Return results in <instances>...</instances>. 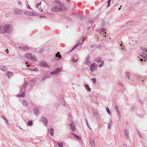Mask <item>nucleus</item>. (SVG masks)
<instances>
[{"mask_svg":"<svg viewBox=\"0 0 147 147\" xmlns=\"http://www.w3.org/2000/svg\"><path fill=\"white\" fill-rule=\"evenodd\" d=\"M64 7L62 5H56L54 7L52 8L51 10L53 12H61L64 9Z\"/></svg>","mask_w":147,"mask_h":147,"instance_id":"obj_2","label":"nucleus"},{"mask_svg":"<svg viewBox=\"0 0 147 147\" xmlns=\"http://www.w3.org/2000/svg\"><path fill=\"white\" fill-rule=\"evenodd\" d=\"M139 136L140 138H141L142 137L141 135L140 134H139Z\"/></svg>","mask_w":147,"mask_h":147,"instance_id":"obj_59","label":"nucleus"},{"mask_svg":"<svg viewBox=\"0 0 147 147\" xmlns=\"http://www.w3.org/2000/svg\"><path fill=\"white\" fill-rule=\"evenodd\" d=\"M69 125L71 130L73 131V132H74L75 131L74 125L72 124H70Z\"/></svg>","mask_w":147,"mask_h":147,"instance_id":"obj_19","label":"nucleus"},{"mask_svg":"<svg viewBox=\"0 0 147 147\" xmlns=\"http://www.w3.org/2000/svg\"><path fill=\"white\" fill-rule=\"evenodd\" d=\"M123 147H127L126 145L125 144H123Z\"/></svg>","mask_w":147,"mask_h":147,"instance_id":"obj_53","label":"nucleus"},{"mask_svg":"<svg viewBox=\"0 0 147 147\" xmlns=\"http://www.w3.org/2000/svg\"><path fill=\"white\" fill-rule=\"evenodd\" d=\"M80 43V42H79L77 44H76V45H75L74 46V47L69 52H71L73 50H74L75 49L76 47H77L79 45Z\"/></svg>","mask_w":147,"mask_h":147,"instance_id":"obj_23","label":"nucleus"},{"mask_svg":"<svg viewBox=\"0 0 147 147\" xmlns=\"http://www.w3.org/2000/svg\"><path fill=\"white\" fill-rule=\"evenodd\" d=\"M18 4L20 5L21 6L22 5V3L21 1H19L18 2Z\"/></svg>","mask_w":147,"mask_h":147,"instance_id":"obj_47","label":"nucleus"},{"mask_svg":"<svg viewBox=\"0 0 147 147\" xmlns=\"http://www.w3.org/2000/svg\"><path fill=\"white\" fill-rule=\"evenodd\" d=\"M91 28V27H88V28H87V29L88 30H89V29L90 28Z\"/></svg>","mask_w":147,"mask_h":147,"instance_id":"obj_58","label":"nucleus"},{"mask_svg":"<svg viewBox=\"0 0 147 147\" xmlns=\"http://www.w3.org/2000/svg\"><path fill=\"white\" fill-rule=\"evenodd\" d=\"M106 110L107 113L109 115L111 114V113L110 110L109 108L108 107H107L106 108Z\"/></svg>","mask_w":147,"mask_h":147,"instance_id":"obj_26","label":"nucleus"},{"mask_svg":"<svg viewBox=\"0 0 147 147\" xmlns=\"http://www.w3.org/2000/svg\"><path fill=\"white\" fill-rule=\"evenodd\" d=\"M2 118L5 120V119H6L5 118L4 116H2Z\"/></svg>","mask_w":147,"mask_h":147,"instance_id":"obj_61","label":"nucleus"},{"mask_svg":"<svg viewBox=\"0 0 147 147\" xmlns=\"http://www.w3.org/2000/svg\"><path fill=\"white\" fill-rule=\"evenodd\" d=\"M8 49H6V50H5V51L6 52V53H9L8 52Z\"/></svg>","mask_w":147,"mask_h":147,"instance_id":"obj_54","label":"nucleus"},{"mask_svg":"<svg viewBox=\"0 0 147 147\" xmlns=\"http://www.w3.org/2000/svg\"><path fill=\"white\" fill-rule=\"evenodd\" d=\"M41 2H39V3H38L36 5V7L37 8H38V5H41Z\"/></svg>","mask_w":147,"mask_h":147,"instance_id":"obj_40","label":"nucleus"},{"mask_svg":"<svg viewBox=\"0 0 147 147\" xmlns=\"http://www.w3.org/2000/svg\"><path fill=\"white\" fill-rule=\"evenodd\" d=\"M6 74L7 75L9 78L13 76V73L11 71H8L7 72Z\"/></svg>","mask_w":147,"mask_h":147,"instance_id":"obj_14","label":"nucleus"},{"mask_svg":"<svg viewBox=\"0 0 147 147\" xmlns=\"http://www.w3.org/2000/svg\"><path fill=\"white\" fill-rule=\"evenodd\" d=\"M57 145L59 147H63V144L62 143H58Z\"/></svg>","mask_w":147,"mask_h":147,"instance_id":"obj_33","label":"nucleus"},{"mask_svg":"<svg viewBox=\"0 0 147 147\" xmlns=\"http://www.w3.org/2000/svg\"><path fill=\"white\" fill-rule=\"evenodd\" d=\"M95 65V64L94 63H92L90 66V68L91 72H93L94 70V68Z\"/></svg>","mask_w":147,"mask_h":147,"instance_id":"obj_18","label":"nucleus"},{"mask_svg":"<svg viewBox=\"0 0 147 147\" xmlns=\"http://www.w3.org/2000/svg\"><path fill=\"white\" fill-rule=\"evenodd\" d=\"M55 2L56 3H60V1H55Z\"/></svg>","mask_w":147,"mask_h":147,"instance_id":"obj_50","label":"nucleus"},{"mask_svg":"<svg viewBox=\"0 0 147 147\" xmlns=\"http://www.w3.org/2000/svg\"><path fill=\"white\" fill-rule=\"evenodd\" d=\"M105 28H102L100 30V33L103 32L105 31Z\"/></svg>","mask_w":147,"mask_h":147,"instance_id":"obj_41","label":"nucleus"},{"mask_svg":"<svg viewBox=\"0 0 147 147\" xmlns=\"http://www.w3.org/2000/svg\"><path fill=\"white\" fill-rule=\"evenodd\" d=\"M40 17V18H45V17L44 16H41Z\"/></svg>","mask_w":147,"mask_h":147,"instance_id":"obj_56","label":"nucleus"},{"mask_svg":"<svg viewBox=\"0 0 147 147\" xmlns=\"http://www.w3.org/2000/svg\"><path fill=\"white\" fill-rule=\"evenodd\" d=\"M25 48H26L25 47H23L22 48V49L23 50H25V49H26Z\"/></svg>","mask_w":147,"mask_h":147,"instance_id":"obj_64","label":"nucleus"},{"mask_svg":"<svg viewBox=\"0 0 147 147\" xmlns=\"http://www.w3.org/2000/svg\"><path fill=\"white\" fill-rule=\"evenodd\" d=\"M0 69L3 71H6L7 70V68L5 66L3 65L0 66Z\"/></svg>","mask_w":147,"mask_h":147,"instance_id":"obj_20","label":"nucleus"},{"mask_svg":"<svg viewBox=\"0 0 147 147\" xmlns=\"http://www.w3.org/2000/svg\"><path fill=\"white\" fill-rule=\"evenodd\" d=\"M140 60L141 61H143V60L142 59H140Z\"/></svg>","mask_w":147,"mask_h":147,"instance_id":"obj_62","label":"nucleus"},{"mask_svg":"<svg viewBox=\"0 0 147 147\" xmlns=\"http://www.w3.org/2000/svg\"><path fill=\"white\" fill-rule=\"evenodd\" d=\"M90 146L91 147H95V143L94 140H92V138H90Z\"/></svg>","mask_w":147,"mask_h":147,"instance_id":"obj_13","label":"nucleus"},{"mask_svg":"<svg viewBox=\"0 0 147 147\" xmlns=\"http://www.w3.org/2000/svg\"><path fill=\"white\" fill-rule=\"evenodd\" d=\"M14 12L15 14L16 15L21 14L23 13L22 10L15 8L14 9Z\"/></svg>","mask_w":147,"mask_h":147,"instance_id":"obj_5","label":"nucleus"},{"mask_svg":"<svg viewBox=\"0 0 147 147\" xmlns=\"http://www.w3.org/2000/svg\"><path fill=\"white\" fill-rule=\"evenodd\" d=\"M31 13V15L32 16H35V14H36V13L34 12H31L30 13Z\"/></svg>","mask_w":147,"mask_h":147,"instance_id":"obj_43","label":"nucleus"},{"mask_svg":"<svg viewBox=\"0 0 147 147\" xmlns=\"http://www.w3.org/2000/svg\"><path fill=\"white\" fill-rule=\"evenodd\" d=\"M85 120H86V124H87V125L88 126V127L90 129H91V128L90 127V125H89V124H88V122H87V119H85Z\"/></svg>","mask_w":147,"mask_h":147,"instance_id":"obj_38","label":"nucleus"},{"mask_svg":"<svg viewBox=\"0 0 147 147\" xmlns=\"http://www.w3.org/2000/svg\"><path fill=\"white\" fill-rule=\"evenodd\" d=\"M111 120L109 122V123L108 124V127L109 129H111Z\"/></svg>","mask_w":147,"mask_h":147,"instance_id":"obj_29","label":"nucleus"},{"mask_svg":"<svg viewBox=\"0 0 147 147\" xmlns=\"http://www.w3.org/2000/svg\"><path fill=\"white\" fill-rule=\"evenodd\" d=\"M22 102L23 105L25 107H27L28 106V103L27 101L25 100H22Z\"/></svg>","mask_w":147,"mask_h":147,"instance_id":"obj_17","label":"nucleus"},{"mask_svg":"<svg viewBox=\"0 0 147 147\" xmlns=\"http://www.w3.org/2000/svg\"><path fill=\"white\" fill-rule=\"evenodd\" d=\"M111 0H109L108 1L107 3H108V5L107 6V7H109L110 5V2H111Z\"/></svg>","mask_w":147,"mask_h":147,"instance_id":"obj_42","label":"nucleus"},{"mask_svg":"<svg viewBox=\"0 0 147 147\" xmlns=\"http://www.w3.org/2000/svg\"><path fill=\"white\" fill-rule=\"evenodd\" d=\"M89 88V85H88L87 84L85 86V88L86 89H87L88 88Z\"/></svg>","mask_w":147,"mask_h":147,"instance_id":"obj_48","label":"nucleus"},{"mask_svg":"<svg viewBox=\"0 0 147 147\" xmlns=\"http://www.w3.org/2000/svg\"><path fill=\"white\" fill-rule=\"evenodd\" d=\"M25 90H24V91L21 94V96L23 97H24L25 96Z\"/></svg>","mask_w":147,"mask_h":147,"instance_id":"obj_30","label":"nucleus"},{"mask_svg":"<svg viewBox=\"0 0 147 147\" xmlns=\"http://www.w3.org/2000/svg\"><path fill=\"white\" fill-rule=\"evenodd\" d=\"M94 47V45H91V46H90V47L91 48H93V47Z\"/></svg>","mask_w":147,"mask_h":147,"instance_id":"obj_55","label":"nucleus"},{"mask_svg":"<svg viewBox=\"0 0 147 147\" xmlns=\"http://www.w3.org/2000/svg\"><path fill=\"white\" fill-rule=\"evenodd\" d=\"M71 61L73 62V63H75V62H76L77 60H78V59H75L74 58H72L71 59Z\"/></svg>","mask_w":147,"mask_h":147,"instance_id":"obj_35","label":"nucleus"},{"mask_svg":"<svg viewBox=\"0 0 147 147\" xmlns=\"http://www.w3.org/2000/svg\"><path fill=\"white\" fill-rule=\"evenodd\" d=\"M49 77L50 76H49L45 75H44V77L42 78V80H44L46 78H47Z\"/></svg>","mask_w":147,"mask_h":147,"instance_id":"obj_28","label":"nucleus"},{"mask_svg":"<svg viewBox=\"0 0 147 147\" xmlns=\"http://www.w3.org/2000/svg\"><path fill=\"white\" fill-rule=\"evenodd\" d=\"M13 26L10 24H6L5 26H0V34H3L4 33H10L12 30Z\"/></svg>","mask_w":147,"mask_h":147,"instance_id":"obj_1","label":"nucleus"},{"mask_svg":"<svg viewBox=\"0 0 147 147\" xmlns=\"http://www.w3.org/2000/svg\"><path fill=\"white\" fill-rule=\"evenodd\" d=\"M28 7H29V8L30 9H31V10H32V9H31V8L30 7V6H29V5H28Z\"/></svg>","mask_w":147,"mask_h":147,"instance_id":"obj_60","label":"nucleus"},{"mask_svg":"<svg viewBox=\"0 0 147 147\" xmlns=\"http://www.w3.org/2000/svg\"><path fill=\"white\" fill-rule=\"evenodd\" d=\"M90 57L89 55H88L85 59L86 61L85 64L86 65H89L91 63L90 60Z\"/></svg>","mask_w":147,"mask_h":147,"instance_id":"obj_8","label":"nucleus"},{"mask_svg":"<svg viewBox=\"0 0 147 147\" xmlns=\"http://www.w3.org/2000/svg\"><path fill=\"white\" fill-rule=\"evenodd\" d=\"M94 84H96V80L95 78H93L92 79Z\"/></svg>","mask_w":147,"mask_h":147,"instance_id":"obj_34","label":"nucleus"},{"mask_svg":"<svg viewBox=\"0 0 147 147\" xmlns=\"http://www.w3.org/2000/svg\"><path fill=\"white\" fill-rule=\"evenodd\" d=\"M86 90L88 92H90L91 91V89L90 88H89Z\"/></svg>","mask_w":147,"mask_h":147,"instance_id":"obj_49","label":"nucleus"},{"mask_svg":"<svg viewBox=\"0 0 147 147\" xmlns=\"http://www.w3.org/2000/svg\"><path fill=\"white\" fill-rule=\"evenodd\" d=\"M126 76L128 78H129V77H130V75L129 74V73L128 72H126Z\"/></svg>","mask_w":147,"mask_h":147,"instance_id":"obj_32","label":"nucleus"},{"mask_svg":"<svg viewBox=\"0 0 147 147\" xmlns=\"http://www.w3.org/2000/svg\"><path fill=\"white\" fill-rule=\"evenodd\" d=\"M115 108L116 109L117 112H118V111H119V108H118V107L117 106H115Z\"/></svg>","mask_w":147,"mask_h":147,"instance_id":"obj_37","label":"nucleus"},{"mask_svg":"<svg viewBox=\"0 0 147 147\" xmlns=\"http://www.w3.org/2000/svg\"><path fill=\"white\" fill-rule=\"evenodd\" d=\"M92 112L94 114V116L96 117L97 119H100V117L98 115V113H96V111L94 109H93Z\"/></svg>","mask_w":147,"mask_h":147,"instance_id":"obj_16","label":"nucleus"},{"mask_svg":"<svg viewBox=\"0 0 147 147\" xmlns=\"http://www.w3.org/2000/svg\"><path fill=\"white\" fill-rule=\"evenodd\" d=\"M40 65L43 67H48L49 66L47 63L45 61H42L40 63Z\"/></svg>","mask_w":147,"mask_h":147,"instance_id":"obj_7","label":"nucleus"},{"mask_svg":"<svg viewBox=\"0 0 147 147\" xmlns=\"http://www.w3.org/2000/svg\"><path fill=\"white\" fill-rule=\"evenodd\" d=\"M66 1L67 2H70V0H66Z\"/></svg>","mask_w":147,"mask_h":147,"instance_id":"obj_57","label":"nucleus"},{"mask_svg":"<svg viewBox=\"0 0 147 147\" xmlns=\"http://www.w3.org/2000/svg\"><path fill=\"white\" fill-rule=\"evenodd\" d=\"M123 132L124 133V134L126 138L127 139H129V136L128 135L129 133L127 131V130L126 129H125L123 130Z\"/></svg>","mask_w":147,"mask_h":147,"instance_id":"obj_12","label":"nucleus"},{"mask_svg":"<svg viewBox=\"0 0 147 147\" xmlns=\"http://www.w3.org/2000/svg\"><path fill=\"white\" fill-rule=\"evenodd\" d=\"M117 115L119 117V118L120 119L121 117V115L120 114L119 111H118L117 112Z\"/></svg>","mask_w":147,"mask_h":147,"instance_id":"obj_45","label":"nucleus"},{"mask_svg":"<svg viewBox=\"0 0 147 147\" xmlns=\"http://www.w3.org/2000/svg\"><path fill=\"white\" fill-rule=\"evenodd\" d=\"M140 55L141 56H142L143 58H144L146 55V53H140Z\"/></svg>","mask_w":147,"mask_h":147,"instance_id":"obj_27","label":"nucleus"},{"mask_svg":"<svg viewBox=\"0 0 147 147\" xmlns=\"http://www.w3.org/2000/svg\"><path fill=\"white\" fill-rule=\"evenodd\" d=\"M25 56L26 58L33 60L35 61L37 60L36 57L34 55H32L31 54L28 53L25 54Z\"/></svg>","mask_w":147,"mask_h":147,"instance_id":"obj_3","label":"nucleus"},{"mask_svg":"<svg viewBox=\"0 0 147 147\" xmlns=\"http://www.w3.org/2000/svg\"><path fill=\"white\" fill-rule=\"evenodd\" d=\"M93 22L92 21H90L89 22V23L91 24L92 25L93 24Z\"/></svg>","mask_w":147,"mask_h":147,"instance_id":"obj_51","label":"nucleus"},{"mask_svg":"<svg viewBox=\"0 0 147 147\" xmlns=\"http://www.w3.org/2000/svg\"><path fill=\"white\" fill-rule=\"evenodd\" d=\"M118 84L119 85H120L121 86H123V83L121 82L120 81H119V82L118 83Z\"/></svg>","mask_w":147,"mask_h":147,"instance_id":"obj_46","label":"nucleus"},{"mask_svg":"<svg viewBox=\"0 0 147 147\" xmlns=\"http://www.w3.org/2000/svg\"><path fill=\"white\" fill-rule=\"evenodd\" d=\"M61 70V69L59 68H57L55 70V71L50 73V74L52 75H56Z\"/></svg>","mask_w":147,"mask_h":147,"instance_id":"obj_11","label":"nucleus"},{"mask_svg":"<svg viewBox=\"0 0 147 147\" xmlns=\"http://www.w3.org/2000/svg\"><path fill=\"white\" fill-rule=\"evenodd\" d=\"M28 83L27 81H25L23 85L21 87V90L22 91L23 90H25V88L28 85Z\"/></svg>","mask_w":147,"mask_h":147,"instance_id":"obj_10","label":"nucleus"},{"mask_svg":"<svg viewBox=\"0 0 147 147\" xmlns=\"http://www.w3.org/2000/svg\"><path fill=\"white\" fill-rule=\"evenodd\" d=\"M44 49H40L39 51V52L40 53H42L43 52Z\"/></svg>","mask_w":147,"mask_h":147,"instance_id":"obj_44","label":"nucleus"},{"mask_svg":"<svg viewBox=\"0 0 147 147\" xmlns=\"http://www.w3.org/2000/svg\"><path fill=\"white\" fill-rule=\"evenodd\" d=\"M41 121L42 123L45 125L46 126H47L48 121L46 118L44 117H42L41 120Z\"/></svg>","mask_w":147,"mask_h":147,"instance_id":"obj_6","label":"nucleus"},{"mask_svg":"<svg viewBox=\"0 0 147 147\" xmlns=\"http://www.w3.org/2000/svg\"><path fill=\"white\" fill-rule=\"evenodd\" d=\"M24 14L27 15H31L30 12H24Z\"/></svg>","mask_w":147,"mask_h":147,"instance_id":"obj_36","label":"nucleus"},{"mask_svg":"<svg viewBox=\"0 0 147 147\" xmlns=\"http://www.w3.org/2000/svg\"><path fill=\"white\" fill-rule=\"evenodd\" d=\"M5 121L6 123L7 124H8V121L6 119H5Z\"/></svg>","mask_w":147,"mask_h":147,"instance_id":"obj_52","label":"nucleus"},{"mask_svg":"<svg viewBox=\"0 0 147 147\" xmlns=\"http://www.w3.org/2000/svg\"><path fill=\"white\" fill-rule=\"evenodd\" d=\"M34 110L35 113V114L36 115H38L39 114V111L38 109V108L36 107L34 109Z\"/></svg>","mask_w":147,"mask_h":147,"instance_id":"obj_21","label":"nucleus"},{"mask_svg":"<svg viewBox=\"0 0 147 147\" xmlns=\"http://www.w3.org/2000/svg\"><path fill=\"white\" fill-rule=\"evenodd\" d=\"M32 122L31 121H29L27 123V125L28 126H31L32 124Z\"/></svg>","mask_w":147,"mask_h":147,"instance_id":"obj_31","label":"nucleus"},{"mask_svg":"<svg viewBox=\"0 0 147 147\" xmlns=\"http://www.w3.org/2000/svg\"><path fill=\"white\" fill-rule=\"evenodd\" d=\"M140 49H141L142 51L146 52H147V49L145 47H140Z\"/></svg>","mask_w":147,"mask_h":147,"instance_id":"obj_25","label":"nucleus"},{"mask_svg":"<svg viewBox=\"0 0 147 147\" xmlns=\"http://www.w3.org/2000/svg\"><path fill=\"white\" fill-rule=\"evenodd\" d=\"M27 67H28L30 66V65L27 64Z\"/></svg>","mask_w":147,"mask_h":147,"instance_id":"obj_63","label":"nucleus"},{"mask_svg":"<svg viewBox=\"0 0 147 147\" xmlns=\"http://www.w3.org/2000/svg\"><path fill=\"white\" fill-rule=\"evenodd\" d=\"M133 21H130L126 23L124 25V27H128L129 26L132 25V24Z\"/></svg>","mask_w":147,"mask_h":147,"instance_id":"obj_15","label":"nucleus"},{"mask_svg":"<svg viewBox=\"0 0 147 147\" xmlns=\"http://www.w3.org/2000/svg\"><path fill=\"white\" fill-rule=\"evenodd\" d=\"M55 61H57L61 58V55L59 52L55 54Z\"/></svg>","mask_w":147,"mask_h":147,"instance_id":"obj_9","label":"nucleus"},{"mask_svg":"<svg viewBox=\"0 0 147 147\" xmlns=\"http://www.w3.org/2000/svg\"><path fill=\"white\" fill-rule=\"evenodd\" d=\"M31 70L32 71H38V70L37 68H35L34 69H31Z\"/></svg>","mask_w":147,"mask_h":147,"instance_id":"obj_39","label":"nucleus"},{"mask_svg":"<svg viewBox=\"0 0 147 147\" xmlns=\"http://www.w3.org/2000/svg\"><path fill=\"white\" fill-rule=\"evenodd\" d=\"M95 61L98 63H100L101 62V64H100L98 65V66L100 67H101L103 66L104 63V61L102 60V59L100 57H97L95 59Z\"/></svg>","mask_w":147,"mask_h":147,"instance_id":"obj_4","label":"nucleus"},{"mask_svg":"<svg viewBox=\"0 0 147 147\" xmlns=\"http://www.w3.org/2000/svg\"><path fill=\"white\" fill-rule=\"evenodd\" d=\"M50 134L51 136H53L54 135V129L53 128H51L50 129Z\"/></svg>","mask_w":147,"mask_h":147,"instance_id":"obj_24","label":"nucleus"},{"mask_svg":"<svg viewBox=\"0 0 147 147\" xmlns=\"http://www.w3.org/2000/svg\"><path fill=\"white\" fill-rule=\"evenodd\" d=\"M72 134L73 135L74 137H75L77 139H78L79 140H80L81 139V138L80 137L76 135L75 134L72 133Z\"/></svg>","mask_w":147,"mask_h":147,"instance_id":"obj_22","label":"nucleus"}]
</instances>
